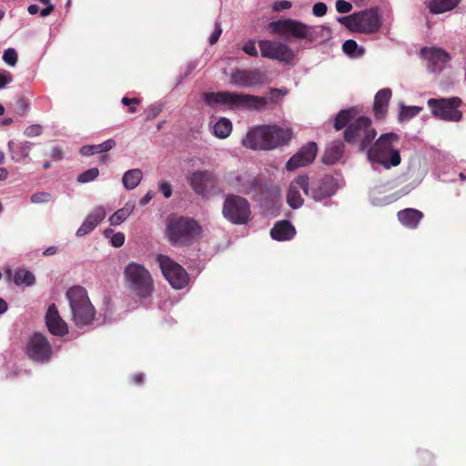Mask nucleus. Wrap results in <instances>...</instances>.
<instances>
[{
	"label": "nucleus",
	"mask_w": 466,
	"mask_h": 466,
	"mask_svg": "<svg viewBox=\"0 0 466 466\" xmlns=\"http://www.w3.org/2000/svg\"><path fill=\"white\" fill-rule=\"evenodd\" d=\"M27 10L30 15H35L38 13L39 7L36 5H30Z\"/></svg>",
	"instance_id": "55"
},
{
	"label": "nucleus",
	"mask_w": 466,
	"mask_h": 466,
	"mask_svg": "<svg viewBox=\"0 0 466 466\" xmlns=\"http://www.w3.org/2000/svg\"><path fill=\"white\" fill-rule=\"evenodd\" d=\"M160 112V109L158 108H152L149 112V115H148V117L149 118H154L156 117Z\"/></svg>",
	"instance_id": "60"
},
{
	"label": "nucleus",
	"mask_w": 466,
	"mask_h": 466,
	"mask_svg": "<svg viewBox=\"0 0 466 466\" xmlns=\"http://www.w3.org/2000/svg\"><path fill=\"white\" fill-rule=\"evenodd\" d=\"M338 22L351 31L360 33H374L380 26L379 15L373 10L339 17Z\"/></svg>",
	"instance_id": "8"
},
{
	"label": "nucleus",
	"mask_w": 466,
	"mask_h": 466,
	"mask_svg": "<svg viewBox=\"0 0 466 466\" xmlns=\"http://www.w3.org/2000/svg\"><path fill=\"white\" fill-rule=\"evenodd\" d=\"M106 211L103 206H97L86 217L81 226L76 230L77 237H84L92 232L106 218Z\"/></svg>",
	"instance_id": "21"
},
{
	"label": "nucleus",
	"mask_w": 466,
	"mask_h": 466,
	"mask_svg": "<svg viewBox=\"0 0 466 466\" xmlns=\"http://www.w3.org/2000/svg\"><path fill=\"white\" fill-rule=\"evenodd\" d=\"M142 177L143 174L140 169H130L127 171L122 177L123 185L127 190L134 189L139 185Z\"/></svg>",
	"instance_id": "33"
},
{
	"label": "nucleus",
	"mask_w": 466,
	"mask_h": 466,
	"mask_svg": "<svg viewBox=\"0 0 466 466\" xmlns=\"http://www.w3.org/2000/svg\"><path fill=\"white\" fill-rule=\"evenodd\" d=\"M258 45L264 58L290 64L296 57L295 51L284 42L263 39L259 40Z\"/></svg>",
	"instance_id": "10"
},
{
	"label": "nucleus",
	"mask_w": 466,
	"mask_h": 466,
	"mask_svg": "<svg viewBox=\"0 0 466 466\" xmlns=\"http://www.w3.org/2000/svg\"><path fill=\"white\" fill-rule=\"evenodd\" d=\"M124 279L127 288L138 297L147 298L154 290L152 276L141 264L128 263L124 269Z\"/></svg>",
	"instance_id": "6"
},
{
	"label": "nucleus",
	"mask_w": 466,
	"mask_h": 466,
	"mask_svg": "<svg viewBox=\"0 0 466 466\" xmlns=\"http://www.w3.org/2000/svg\"><path fill=\"white\" fill-rule=\"evenodd\" d=\"M57 251L56 248V247H50L48 248H46L43 254L46 255V256H49V255H54L56 254Z\"/></svg>",
	"instance_id": "56"
},
{
	"label": "nucleus",
	"mask_w": 466,
	"mask_h": 466,
	"mask_svg": "<svg viewBox=\"0 0 466 466\" xmlns=\"http://www.w3.org/2000/svg\"><path fill=\"white\" fill-rule=\"evenodd\" d=\"M422 110V107L417 106H404L400 104V114L399 120L406 121L410 120L415 116L419 115Z\"/></svg>",
	"instance_id": "35"
},
{
	"label": "nucleus",
	"mask_w": 466,
	"mask_h": 466,
	"mask_svg": "<svg viewBox=\"0 0 466 466\" xmlns=\"http://www.w3.org/2000/svg\"><path fill=\"white\" fill-rule=\"evenodd\" d=\"M221 33H222L221 26L218 23H217L216 28H215L214 32L212 33L211 36L209 37L210 45H214L218 40Z\"/></svg>",
	"instance_id": "48"
},
{
	"label": "nucleus",
	"mask_w": 466,
	"mask_h": 466,
	"mask_svg": "<svg viewBox=\"0 0 466 466\" xmlns=\"http://www.w3.org/2000/svg\"><path fill=\"white\" fill-rule=\"evenodd\" d=\"M461 0H431L428 3L429 11L433 15H440L452 11Z\"/></svg>",
	"instance_id": "30"
},
{
	"label": "nucleus",
	"mask_w": 466,
	"mask_h": 466,
	"mask_svg": "<svg viewBox=\"0 0 466 466\" xmlns=\"http://www.w3.org/2000/svg\"><path fill=\"white\" fill-rule=\"evenodd\" d=\"M270 150L288 144L293 137L292 130L286 126L268 125Z\"/></svg>",
	"instance_id": "22"
},
{
	"label": "nucleus",
	"mask_w": 466,
	"mask_h": 466,
	"mask_svg": "<svg viewBox=\"0 0 466 466\" xmlns=\"http://www.w3.org/2000/svg\"><path fill=\"white\" fill-rule=\"evenodd\" d=\"M152 199V193L147 192L141 199L140 205L145 206Z\"/></svg>",
	"instance_id": "53"
},
{
	"label": "nucleus",
	"mask_w": 466,
	"mask_h": 466,
	"mask_svg": "<svg viewBox=\"0 0 466 466\" xmlns=\"http://www.w3.org/2000/svg\"><path fill=\"white\" fill-rule=\"evenodd\" d=\"M8 177V172L5 168L0 167V181L5 180Z\"/></svg>",
	"instance_id": "57"
},
{
	"label": "nucleus",
	"mask_w": 466,
	"mask_h": 466,
	"mask_svg": "<svg viewBox=\"0 0 466 466\" xmlns=\"http://www.w3.org/2000/svg\"><path fill=\"white\" fill-rule=\"evenodd\" d=\"M98 175H99L98 168L92 167V168H89V169L86 170L85 172L81 173L77 177V181L79 183H88V182L95 180L98 177Z\"/></svg>",
	"instance_id": "38"
},
{
	"label": "nucleus",
	"mask_w": 466,
	"mask_h": 466,
	"mask_svg": "<svg viewBox=\"0 0 466 466\" xmlns=\"http://www.w3.org/2000/svg\"><path fill=\"white\" fill-rule=\"evenodd\" d=\"M291 2L287 0L278 1L274 4L273 8L276 11H280L284 9H289L291 7Z\"/></svg>",
	"instance_id": "49"
},
{
	"label": "nucleus",
	"mask_w": 466,
	"mask_h": 466,
	"mask_svg": "<svg viewBox=\"0 0 466 466\" xmlns=\"http://www.w3.org/2000/svg\"><path fill=\"white\" fill-rule=\"evenodd\" d=\"M398 144L399 136L397 134H382L368 149L367 157L369 161L378 163L386 169L398 167L401 162Z\"/></svg>",
	"instance_id": "2"
},
{
	"label": "nucleus",
	"mask_w": 466,
	"mask_h": 466,
	"mask_svg": "<svg viewBox=\"0 0 466 466\" xmlns=\"http://www.w3.org/2000/svg\"><path fill=\"white\" fill-rule=\"evenodd\" d=\"M350 124L344 132L345 140L349 143L359 144L364 150L376 137V130L371 127L370 119L360 115L356 107L341 110L338 113L334 127L340 130Z\"/></svg>",
	"instance_id": "1"
},
{
	"label": "nucleus",
	"mask_w": 466,
	"mask_h": 466,
	"mask_svg": "<svg viewBox=\"0 0 466 466\" xmlns=\"http://www.w3.org/2000/svg\"><path fill=\"white\" fill-rule=\"evenodd\" d=\"M94 146H95L96 154L105 153V152L111 150L116 146V142L114 139L110 138L101 144H97V145H94Z\"/></svg>",
	"instance_id": "41"
},
{
	"label": "nucleus",
	"mask_w": 466,
	"mask_h": 466,
	"mask_svg": "<svg viewBox=\"0 0 466 466\" xmlns=\"http://www.w3.org/2000/svg\"><path fill=\"white\" fill-rule=\"evenodd\" d=\"M7 146L11 153V157L15 162H24L27 160L33 148V143L29 141H23L16 146L13 141H9Z\"/></svg>",
	"instance_id": "25"
},
{
	"label": "nucleus",
	"mask_w": 466,
	"mask_h": 466,
	"mask_svg": "<svg viewBox=\"0 0 466 466\" xmlns=\"http://www.w3.org/2000/svg\"><path fill=\"white\" fill-rule=\"evenodd\" d=\"M342 49L347 55L352 57H360L364 54V49L360 47L357 42L351 39L344 42Z\"/></svg>",
	"instance_id": "36"
},
{
	"label": "nucleus",
	"mask_w": 466,
	"mask_h": 466,
	"mask_svg": "<svg viewBox=\"0 0 466 466\" xmlns=\"http://www.w3.org/2000/svg\"><path fill=\"white\" fill-rule=\"evenodd\" d=\"M423 214L414 208H406L398 212L400 222L407 228H415L422 218Z\"/></svg>",
	"instance_id": "29"
},
{
	"label": "nucleus",
	"mask_w": 466,
	"mask_h": 466,
	"mask_svg": "<svg viewBox=\"0 0 466 466\" xmlns=\"http://www.w3.org/2000/svg\"><path fill=\"white\" fill-rule=\"evenodd\" d=\"M13 123V118L11 117H5L3 119H0V126H9Z\"/></svg>",
	"instance_id": "58"
},
{
	"label": "nucleus",
	"mask_w": 466,
	"mask_h": 466,
	"mask_svg": "<svg viewBox=\"0 0 466 466\" xmlns=\"http://www.w3.org/2000/svg\"><path fill=\"white\" fill-rule=\"evenodd\" d=\"M142 380H143V376L141 374H137L133 377V381L136 384H139Z\"/></svg>",
	"instance_id": "61"
},
{
	"label": "nucleus",
	"mask_w": 466,
	"mask_h": 466,
	"mask_svg": "<svg viewBox=\"0 0 466 466\" xmlns=\"http://www.w3.org/2000/svg\"><path fill=\"white\" fill-rule=\"evenodd\" d=\"M187 180L198 195L206 197L213 188L216 177L208 170H195L187 175Z\"/></svg>",
	"instance_id": "14"
},
{
	"label": "nucleus",
	"mask_w": 466,
	"mask_h": 466,
	"mask_svg": "<svg viewBox=\"0 0 466 466\" xmlns=\"http://www.w3.org/2000/svg\"><path fill=\"white\" fill-rule=\"evenodd\" d=\"M391 95L390 88H383L376 94L373 106L376 117L381 118L386 115Z\"/></svg>",
	"instance_id": "26"
},
{
	"label": "nucleus",
	"mask_w": 466,
	"mask_h": 466,
	"mask_svg": "<svg viewBox=\"0 0 466 466\" xmlns=\"http://www.w3.org/2000/svg\"><path fill=\"white\" fill-rule=\"evenodd\" d=\"M300 189L306 196H309V179L306 175L298 176L289 184L287 201L289 207L292 208H299L304 202V199L299 192Z\"/></svg>",
	"instance_id": "16"
},
{
	"label": "nucleus",
	"mask_w": 466,
	"mask_h": 466,
	"mask_svg": "<svg viewBox=\"0 0 466 466\" xmlns=\"http://www.w3.org/2000/svg\"><path fill=\"white\" fill-rule=\"evenodd\" d=\"M157 261L166 279L174 289H180L187 285V273L179 264L161 254L157 256Z\"/></svg>",
	"instance_id": "11"
},
{
	"label": "nucleus",
	"mask_w": 466,
	"mask_h": 466,
	"mask_svg": "<svg viewBox=\"0 0 466 466\" xmlns=\"http://www.w3.org/2000/svg\"><path fill=\"white\" fill-rule=\"evenodd\" d=\"M4 62L9 66H15L18 60V55L15 48L9 47L4 51Z\"/></svg>",
	"instance_id": "39"
},
{
	"label": "nucleus",
	"mask_w": 466,
	"mask_h": 466,
	"mask_svg": "<svg viewBox=\"0 0 466 466\" xmlns=\"http://www.w3.org/2000/svg\"><path fill=\"white\" fill-rule=\"evenodd\" d=\"M232 131V124L226 117L219 118L213 126V134L220 139L228 137Z\"/></svg>",
	"instance_id": "34"
},
{
	"label": "nucleus",
	"mask_w": 466,
	"mask_h": 466,
	"mask_svg": "<svg viewBox=\"0 0 466 466\" xmlns=\"http://www.w3.org/2000/svg\"><path fill=\"white\" fill-rule=\"evenodd\" d=\"M66 299L75 324L78 327L91 324L96 316V309L86 289L80 286H74L67 290Z\"/></svg>",
	"instance_id": "4"
},
{
	"label": "nucleus",
	"mask_w": 466,
	"mask_h": 466,
	"mask_svg": "<svg viewBox=\"0 0 466 466\" xmlns=\"http://www.w3.org/2000/svg\"><path fill=\"white\" fill-rule=\"evenodd\" d=\"M204 101L211 106H233L248 109H259L267 103L265 97L232 92L206 93Z\"/></svg>",
	"instance_id": "5"
},
{
	"label": "nucleus",
	"mask_w": 466,
	"mask_h": 466,
	"mask_svg": "<svg viewBox=\"0 0 466 466\" xmlns=\"http://www.w3.org/2000/svg\"><path fill=\"white\" fill-rule=\"evenodd\" d=\"M122 103L125 105V106H129V105H137L138 104V100L137 98H127V97H124L122 99Z\"/></svg>",
	"instance_id": "54"
},
{
	"label": "nucleus",
	"mask_w": 466,
	"mask_h": 466,
	"mask_svg": "<svg viewBox=\"0 0 466 466\" xmlns=\"http://www.w3.org/2000/svg\"><path fill=\"white\" fill-rule=\"evenodd\" d=\"M230 84L238 86H252L260 82L257 70H234L230 75Z\"/></svg>",
	"instance_id": "23"
},
{
	"label": "nucleus",
	"mask_w": 466,
	"mask_h": 466,
	"mask_svg": "<svg viewBox=\"0 0 466 466\" xmlns=\"http://www.w3.org/2000/svg\"><path fill=\"white\" fill-rule=\"evenodd\" d=\"M228 183L233 189L244 194L251 192L256 187L255 179L248 175L233 174L228 177Z\"/></svg>",
	"instance_id": "24"
},
{
	"label": "nucleus",
	"mask_w": 466,
	"mask_h": 466,
	"mask_svg": "<svg viewBox=\"0 0 466 466\" xmlns=\"http://www.w3.org/2000/svg\"><path fill=\"white\" fill-rule=\"evenodd\" d=\"M39 1H40L42 4L46 5H52V4L50 3V0H39Z\"/></svg>",
	"instance_id": "64"
},
{
	"label": "nucleus",
	"mask_w": 466,
	"mask_h": 466,
	"mask_svg": "<svg viewBox=\"0 0 466 466\" xmlns=\"http://www.w3.org/2000/svg\"><path fill=\"white\" fill-rule=\"evenodd\" d=\"M6 310H7L6 302L3 299H0V314L5 313Z\"/></svg>",
	"instance_id": "59"
},
{
	"label": "nucleus",
	"mask_w": 466,
	"mask_h": 466,
	"mask_svg": "<svg viewBox=\"0 0 466 466\" xmlns=\"http://www.w3.org/2000/svg\"><path fill=\"white\" fill-rule=\"evenodd\" d=\"M42 132H43V127L38 124H34V125L28 126L25 129L24 134L28 137H35L40 136L42 134Z\"/></svg>",
	"instance_id": "42"
},
{
	"label": "nucleus",
	"mask_w": 466,
	"mask_h": 466,
	"mask_svg": "<svg viewBox=\"0 0 466 466\" xmlns=\"http://www.w3.org/2000/svg\"><path fill=\"white\" fill-rule=\"evenodd\" d=\"M328 7L323 2L316 3L312 7V13L317 17H322L327 14Z\"/></svg>",
	"instance_id": "43"
},
{
	"label": "nucleus",
	"mask_w": 466,
	"mask_h": 466,
	"mask_svg": "<svg viewBox=\"0 0 466 466\" xmlns=\"http://www.w3.org/2000/svg\"><path fill=\"white\" fill-rule=\"evenodd\" d=\"M336 10L339 13L346 14L352 10V5L345 0H338L336 2Z\"/></svg>",
	"instance_id": "46"
},
{
	"label": "nucleus",
	"mask_w": 466,
	"mask_h": 466,
	"mask_svg": "<svg viewBox=\"0 0 466 466\" xmlns=\"http://www.w3.org/2000/svg\"><path fill=\"white\" fill-rule=\"evenodd\" d=\"M222 214L229 222L240 225L246 224L249 220L251 213L249 204L245 198L228 195L225 198Z\"/></svg>",
	"instance_id": "9"
},
{
	"label": "nucleus",
	"mask_w": 466,
	"mask_h": 466,
	"mask_svg": "<svg viewBox=\"0 0 466 466\" xmlns=\"http://www.w3.org/2000/svg\"><path fill=\"white\" fill-rule=\"evenodd\" d=\"M460 104L461 100L457 97L428 100V106L431 108L432 115L447 121L461 120L462 114L458 110Z\"/></svg>",
	"instance_id": "12"
},
{
	"label": "nucleus",
	"mask_w": 466,
	"mask_h": 466,
	"mask_svg": "<svg viewBox=\"0 0 466 466\" xmlns=\"http://www.w3.org/2000/svg\"><path fill=\"white\" fill-rule=\"evenodd\" d=\"M344 151L343 143L335 141L331 143L326 149L323 156V162L328 165H332L340 159Z\"/></svg>",
	"instance_id": "32"
},
{
	"label": "nucleus",
	"mask_w": 466,
	"mask_h": 466,
	"mask_svg": "<svg viewBox=\"0 0 466 466\" xmlns=\"http://www.w3.org/2000/svg\"><path fill=\"white\" fill-rule=\"evenodd\" d=\"M13 81V76L11 73L1 70L0 71V89L7 86Z\"/></svg>",
	"instance_id": "45"
},
{
	"label": "nucleus",
	"mask_w": 466,
	"mask_h": 466,
	"mask_svg": "<svg viewBox=\"0 0 466 466\" xmlns=\"http://www.w3.org/2000/svg\"><path fill=\"white\" fill-rule=\"evenodd\" d=\"M53 10H54V5H47L46 8L41 10L40 15L44 17L47 16L48 15H50L52 13Z\"/></svg>",
	"instance_id": "52"
},
{
	"label": "nucleus",
	"mask_w": 466,
	"mask_h": 466,
	"mask_svg": "<svg viewBox=\"0 0 466 466\" xmlns=\"http://www.w3.org/2000/svg\"><path fill=\"white\" fill-rule=\"evenodd\" d=\"M5 159V154L4 152L0 149V164L3 163Z\"/></svg>",
	"instance_id": "63"
},
{
	"label": "nucleus",
	"mask_w": 466,
	"mask_h": 466,
	"mask_svg": "<svg viewBox=\"0 0 466 466\" xmlns=\"http://www.w3.org/2000/svg\"><path fill=\"white\" fill-rule=\"evenodd\" d=\"M5 279L7 281L13 279L15 285L17 286H31L35 282V276L28 270L20 268L15 271L14 276L12 274V269L7 268L5 270Z\"/></svg>",
	"instance_id": "27"
},
{
	"label": "nucleus",
	"mask_w": 466,
	"mask_h": 466,
	"mask_svg": "<svg viewBox=\"0 0 466 466\" xmlns=\"http://www.w3.org/2000/svg\"><path fill=\"white\" fill-rule=\"evenodd\" d=\"M201 226L187 217L168 218L166 224V237L174 246H189L202 235Z\"/></svg>",
	"instance_id": "3"
},
{
	"label": "nucleus",
	"mask_w": 466,
	"mask_h": 466,
	"mask_svg": "<svg viewBox=\"0 0 466 466\" xmlns=\"http://www.w3.org/2000/svg\"><path fill=\"white\" fill-rule=\"evenodd\" d=\"M158 187L165 198H168L172 196V187L168 182L160 181L158 184Z\"/></svg>",
	"instance_id": "47"
},
{
	"label": "nucleus",
	"mask_w": 466,
	"mask_h": 466,
	"mask_svg": "<svg viewBox=\"0 0 466 466\" xmlns=\"http://www.w3.org/2000/svg\"><path fill=\"white\" fill-rule=\"evenodd\" d=\"M242 144L253 150H270L268 125L250 128L242 139Z\"/></svg>",
	"instance_id": "15"
},
{
	"label": "nucleus",
	"mask_w": 466,
	"mask_h": 466,
	"mask_svg": "<svg viewBox=\"0 0 466 466\" xmlns=\"http://www.w3.org/2000/svg\"><path fill=\"white\" fill-rule=\"evenodd\" d=\"M46 324L48 330L56 336H64L68 332L67 324L61 318L55 304L50 305L46 310Z\"/></svg>",
	"instance_id": "20"
},
{
	"label": "nucleus",
	"mask_w": 466,
	"mask_h": 466,
	"mask_svg": "<svg viewBox=\"0 0 466 466\" xmlns=\"http://www.w3.org/2000/svg\"><path fill=\"white\" fill-rule=\"evenodd\" d=\"M136 204L134 201H127L125 206L117 209L108 218V221L112 226H119L129 218L134 212Z\"/></svg>",
	"instance_id": "31"
},
{
	"label": "nucleus",
	"mask_w": 466,
	"mask_h": 466,
	"mask_svg": "<svg viewBox=\"0 0 466 466\" xmlns=\"http://www.w3.org/2000/svg\"><path fill=\"white\" fill-rule=\"evenodd\" d=\"M51 199V194L44 191L34 193L30 198L31 202L34 204L48 203Z\"/></svg>",
	"instance_id": "40"
},
{
	"label": "nucleus",
	"mask_w": 466,
	"mask_h": 466,
	"mask_svg": "<svg viewBox=\"0 0 466 466\" xmlns=\"http://www.w3.org/2000/svg\"><path fill=\"white\" fill-rule=\"evenodd\" d=\"M53 156L59 158L61 157V151L59 149H54Z\"/></svg>",
	"instance_id": "62"
},
{
	"label": "nucleus",
	"mask_w": 466,
	"mask_h": 466,
	"mask_svg": "<svg viewBox=\"0 0 466 466\" xmlns=\"http://www.w3.org/2000/svg\"><path fill=\"white\" fill-rule=\"evenodd\" d=\"M296 233L294 227L288 221L278 222L270 231L272 238L285 241L292 238Z\"/></svg>",
	"instance_id": "28"
},
{
	"label": "nucleus",
	"mask_w": 466,
	"mask_h": 466,
	"mask_svg": "<svg viewBox=\"0 0 466 466\" xmlns=\"http://www.w3.org/2000/svg\"><path fill=\"white\" fill-rule=\"evenodd\" d=\"M423 57L428 61L431 71H441L451 60L450 55L441 48L425 47L421 50Z\"/></svg>",
	"instance_id": "18"
},
{
	"label": "nucleus",
	"mask_w": 466,
	"mask_h": 466,
	"mask_svg": "<svg viewBox=\"0 0 466 466\" xmlns=\"http://www.w3.org/2000/svg\"><path fill=\"white\" fill-rule=\"evenodd\" d=\"M80 154L86 157L95 155V146L94 145H86L80 148Z\"/></svg>",
	"instance_id": "50"
},
{
	"label": "nucleus",
	"mask_w": 466,
	"mask_h": 466,
	"mask_svg": "<svg viewBox=\"0 0 466 466\" xmlns=\"http://www.w3.org/2000/svg\"><path fill=\"white\" fill-rule=\"evenodd\" d=\"M287 94L286 90L282 89H272L270 92V99L276 100L278 98H280L284 96Z\"/></svg>",
	"instance_id": "51"
},
{
	"label": "nucleus",
	"mask_w": 466,
	"mask_h": 466,
	"mask_svg": "<svg viewBox=\"0 0 466 466\" xmlns=\"http://www.w3.org/2000/svg\"><path fill=\"white\" fill-rule=\"evenodd\" d=\"M242 50L250 56L257 57L258 56L256 44L252 40L245 43L244 46H242Z\"/></svg>",
	"instance_id": "44"
},
{
	"label": "nucleus",
	"mask_w": 466,
	"mask_h": 466,
	"mask_svg": "<svg viewBox=\"0 0 466 466\" xmlns=\"http://www.w3.org/2000/svg\"><path fill=\"white\" fill-rule=\"evenodd\" d=\"M318 147L315 142H309L302 147L286 163V169L293 172L298 168L311 164L317 156Z\"/></svg>",
	"instance_id": "17"
},
{
	"label": "nucleus",
	"mask_w": 466,
	"mask_h": 466,
	"mask_svg": "<svg viewBox=\"0 0 466 466\" xmlns=\"http://www.w3.org/2000/svg\"><path fill=\"white\" fill-rule=\"evenodd\" d=\"M337 189L335 180L331 177H324L309 184V198L319 201L335 193Z\"/></svg>",
	"instance_id": "19"
},
{
	"label": "nucleus",
	"mask_w": 466,
	"mask_h": 466,
	"mask_svg": "<svg viewBox=\"0 0 466 466\" xmlns=\"http://www.w3.org/2000/svg\"><path fill=\"white\" fill-rule=\"evenodd\" d=\"M268 28L271 34L284 37H295L312 42L316 39L315 28L301 21L288 18L270 22Z\"/></svg>",
	"instance_id": "7"
},
{
	"label": "nucleus",
	"mask_w": 466,
	"mask_h": 466,
	"mask_svg": "<svg viewBox=\"0 0 466 466\" xmlns=\"http://www.w3.org/2000/svg\"><path fill=\"white\" fill-rule=\"evenodd\" d=\"M106 238H110L112 246L116 248L122 247L125 243V235L122 232L114 233L112 229H106L104 232Z\"/></svg>",
	"instance_id": "37"
},
{
	"label": "nucleus",
	"mask_w": 466,
	"mask_h": 466,
	"mask_svg": "<svg viewBox=\"0 0 466 466\" xmlns=\"http://www.w3.org/2000/svg\"><path fill=\"white\" fill-rule=\"evenodd\" d=\"M26 354L35 361L44 362L51 358V346L44 335L35 333L27 342Z\"/></svg>",
	"instance_id": "13"
}]
</instances>
